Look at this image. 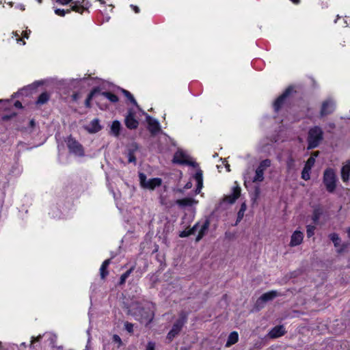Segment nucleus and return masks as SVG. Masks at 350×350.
<instances>
[{"mask_svg": "<svg viewBox=\"0 0 350 350\" xmlns=\"http://www.w3.org/2000/svg\"><path fill=\"white\" fill-rule=\"evenodd\" d=\"M59 86V85H89L92 88H106L111 85V83L101 79H72L71 83H66L65 81H57L55 79H45L36 81L31 85L30 88H38V86Z\"/></svg>", "mask_w": 350, "mask_h": 350, "instance_id": "nucleus-1", "label": "nucleus"}, {"mask_svg": "<svg viewBox=\"0 0 350 350\" xmlns=\"http://www.w3.org/2000/svg\"><path fill=\"white\" fill-rule=\"evenodd\" d=\"M323 131L319 126H314L309 130L308 136V149L317 148L323 139Z\"/></svg>", "mask_w": 350, "mask_h": 350, "instance_id": "nucleus-2", "label": "nucleus"}, {"mask_svg": "<svg viewBox=\"0 0 350 350\" xmlns=\"http://www.w3.org/2000/svg\"><path fill=\"white\" fill-rule=\"evenodd\" d=\"M336 177L335 172L331 168L325 170L323 174V183L329 192H333L336 189Z\"/></svg>", "mask_w": 350, "mask_h": 350, "instance_id": "nucleus-3", "label": "nucleus"}, {"mask_svg": "<svg viewBox=\"0 0 350 350\" xmlns=\"http://www.w3.org/2000/svg\"><path fill=\"white\" fill-rule=\"evenodd\" d=\"M187 314L185 312L180 314L179 319L173 325L172 329L167 334V338L170 340L177 336L180 332L183 326L187 321Z\"/></svg>", "mask_w": 350, "mask_h": 350, "instance_id": "nucleus-4", "label": "nucleus"}, {"mask_svg": "<svg viewBox=\"0 0 350 350\" xmlns=\"http://www.w3.org/2000/svg\"><path fill=\"white\" fill-rule=\"evenodd\" d=\"M139 178L141 186L144 189L150 190L154 189L155 187L161 185V179L159 178H154L147 180L146 174L139 173Z\"/></svg>", "mask_w": 350, "mask_h": 350, "instance_id": "nucleus-5", "label": "nucleus"}, {"mask_svg": "<svg viewBox=\"0 0 350 350\" xmlns=\"http://www.w3.org/2000/svg\"><path fill=\"white\" fill-rule=\"evenodd\" d=\"M139 317L138 320L141 321L142 323L148 325L153 319L154 313L151 308L148 306L145 308H139Z\"/></svg>", "mask_w": 350, "mask_h": 350, "instance_id": "nucleus-6", "label": "nucleus"}, {"mask_svg": "<svg viewBox=\"0 0 350 350\" xmlns=\"http://www.w3.org/2000/svg\"><path fill=\"white\" fill-rule=\"evenodd\" d=\"M66 144L70 152L77 156H83L84 154L81 144L71 136L68 137Z\"/></svg>", "mask_w": 350, "mask_h": 350, "instance_id": "nucleus-7", "label": "nucleus"}, {"mask_svg": "<svg viewBox=\"0 0 350 350\" xmlns=\"http://www.w3.org/2000/svg\"><path fill=\"white\" fill-rule=\"evenodd\" d=\"M284 294H282L277 291L273 290L265 293H263L256 301V305L262 308L264 306V304L271 301L278 296H283Z\"/></svg>", "mask_w": 350, "mask_h": 350, "instance_id": "nucleus-8", "label": "nucleus"}, {"mask_svg": "<svg viewBox=\"0 0 350 350\" xmlns=\"http://www.w3.org/2000/svg\"><path fill=\"white\" fill-rule=\"evenodd\" d=\"M124 123L126 126L129 129H135L137 128L139 122L137 120L135 112L133 109H129L125 116Z\"/></svg>", "mask_w": 350, "mask_h": 350, "instance_id": "nucleus-9", "label": "nucleus"}, {"mask_svg": "<svg viewBox=\"0 0 350 350\" xmlns=\"http://www.w3.org/2000/svg\"><path fill=\"white\" fill-rule=\"evenodd\" d=\"M335 102L332 99L328 98L324 100L322 103L321 109L320 111V116L321 117H324L332 113L335 110Z\"/></svg>", "mask_w": 350, "mask_h": 350, "instance_id": "nucleus-10", "label": "nucleus"}, {"mask_svg": "<svg viewBox=\"0 0 350 350\" xmlns=\"http://www.w3.org/2000/svg\"><path fill=\"white\" fill-rule=\"evenodd\" d=\"M146 115L147 123L148 124V130L152 134L155 135L160 131V126L158 121L148 114L144 113Z\"/></svg>", "mask_w": 350, "mask_h": 350, "instance_id": "nucleus-11", "label": "nucleus"}, {"mask_svg": "<svg viewBox=\"0 0 350 350\" xmlns=\"http://www.w3.org/2000/svg\"><path fill=\"white\" fill-rule=\"evenodd\" d=\"M241 195V188L238 185L234 187L232 193L224 197V201L233 204Z\"/></svg>", "mask_w": 350, "mask_h": 350, "instance_id": "nucleus-12", "label": "nucleus"}, {"mask_svg": "<svg viewBox=\"0 0 350 350\" xmlns=\"http://www.w3.org/2000/svg\"><path fill=\"white\" fill-rule=\"evenodd\" d=\"M285 328L283 325H277L272 328L268 334L270 338H277L285 334Z\"/></svg>", "mask_w": 350, "mask_h": 350, "instance_id": "nucleus-13", "label": "nucleus"}, {"mask_svg": "<svg viewBox=\"0 0 350 350\" xmlns=\"http://www.w3.org/2000/svg\"><path fill=\"white\" fill-rule=\"evenodd\" d=\"M304 239V234L299 230H296L291 236L290 245L292 247L300 245Z\"/></svg>", "mask_w": 350, "mask_h": 350, "instance_id": "nucleus-14", "label": "nucleus"}, {"mask_svg": "<svg viewBox=\"0 0 350 350\" xmlns=\"http://www.w3.org/2000/svg\"><path fill=\"white\" fill-rule=\"evenodd\" d=\"M210 222L208 219L205 220L202 224L200 223V227L197 232H198V236L196 237V241H199L206 233Z\"/></svg>", "mask_w": 350, "mask_h": 350, "instance_id": "nucleus-15", "label": "nucleus"}, {"mask_svg": "<svg viewBox=\"0 0 350 350\" xmlns=\"http://www.w3.org/2000/svg\"><path fill=\"white\" fill-rule=\"evenodd\" d=\"M86 130L90 133H95L98 132L101 129V126L99 124L98 119H94L88 126L85 127Z\"/></svg>", "mask_w": 350, "mask_h": 350, "instance_id": "nucleus-16", "label": "nucleus"}, {"mask_svg": "<svg viewBox=\"0 0 350 350\" xmlns=\"http://www.w3.org/2000/svg\"><path fill=\"white\" fill-rule=\"evenodd\" d=\"M350 176V160L347 161L341 169V178L344 182H347Z\"/></svg>", "mask_w": 350, "mask_h": 350, "instance_id": "nucleus-17", "label": "nucleus"}, {"mask_svg": "<svg viewBox=\"0 0 350 350\" xmlns=\"http://www.w3.org/2000/svg\"><path fill=\"white\" fill-rule=\"evenodd\" d=\"M197 201H196L192 198H185L183 199H179L176 201V204L181 207L185 206H191L194 204H196Z\"/></svg>", "mask_w": 350, "mask_h": 350, "instance_id": "nucleus-18", "label": "nucleus"}, {"mask_svg": "<svg viewBox=\"0 0 350 350\" xmlns=\"http://www.w3.org/2000/svg\"><path fill=\"white\" fill-rule=\"evenodd\" d=\"M289 92H290V89H287V90L285 92V93H284L282 95L280 96L276 99V100L275 101V103L273 104V107H274V109L275 111H278L280 109L281 106L282 105V104L284 103L285 98L289 94Z\"/></svg>", "mask_w": 350, "mask_h": 350, "instance_id": "nucleus-19", "label": "nucleus"}, {"mask_svg": "<svg viewBox=\"0 0 350 350\" xmlns=\"http://www.w3.org/2000/svg\"><path fill=\"white\" fill-rule=\"evenodd\" d=\"M194 178L197 182V188L196 192L197 193H199L200 192V190L203 186V178H202V170H198L194 176Z\"/></svg>", "mask_w": 350, "mask_h": 350, "instance_id": "nucleus-20", "label": "nucleus"}, {"mask_svg": "<svg viewBox=\"0 0 350 350\" xmlns=\"http://www.w3.org/2000/svg\"><path fill=\"white\" fill-rule=\"evenodd\" d=\"M121 124L118 120L113 121L110 127V133L115 137H118L120 135Z\"/></svg>", "mask_w": 350, "mask_h": 350, "instance_id": "nucleus-21", "label": "nucleus"}, {"mask_svg": "<svg viewBox=\"0 0 350 350\" xmlns=\"http://www.w3.org/2000/svg\"><path fill=\"white\" fill-rule=\"evenodd\" d=\"M200 227V222L196 224L191 229L189 230H184L181 232L180 234V237H186L191 234H194L196 232H197V230H198Z\"/></svg>", "mask_w": 350, "mask_h": 350, "instance_id": "nucleus-22", "label": "nucleus"}, {"mask_svg": "<svg viewBox=\"0 0 350 350\" xmlns=\"http://www.w3.org/2000/svg\"><path fill=\"white\" fill-rule=\"evenodd\" d=\"M110 262H111L110 259L105 260L103 262V264L100 268V277L102 279H104L108 275V271H107V269L109 265L110 264Z\"/></svg>", "mask_w": 350, "mask_h": 350, "instance_id": "nucleus-23", "label": "nucleus"}, {"mask_svg": "<svg viewBox=\"0 0 350 350\" xmlns=\"http://www.w3.org/2000/svg\"><path fill=\"white\" fill-rule=\"evenodd\" d=\"M239 335L237 332H232L230 334L226 346L230 347L235 344L238 341Z\"/></svg>", "mask_w": 350, "mask_h": 350, "instance_id": "nucleus-24", "label": "nucleus"}, {"mask_svg": "<svg viewBox=\"0 0 350 350\" xmlns=\"http://www.w3.org/2000/svg\"><path fill=\"white\" fill-rule=\"evenodd\" d=\"M264 172L265 171L263 170L258 167L257 169L256 170V174L254 177L253 178L252 182H262L264 180Z\"/></svg>", "mask_w": 350, "mask_h": 350, "instance_id": "nucleus-25", "label": "nucleus"}, {"mask_svg": "<svg viewBox=\"0 0 350 350\" xmlns=\"http://www.w3.org/2000/svg\"><path fill=\"white\" fill-rule=\"evenodd\" d=\"M246 208H247V206L245 204V202L242 203L241 204V208L238 212V214H237V221H236V224L235 225H237V224L239 222L241 221V220L243 219V216H244V213L246 211Z\"/></svg>", "mask_w": 350, "mask_h": 350, "instance_id": "nucleus-26", "label": "nucleus"}, {"mask_svg": "<svg viewBox=\"0 0 350 350\" xmlns=\"http://www.w3.org/2000/svg\"><path fill=\"white\" fill-rule=\"evenodd\" d=\"M49 99V96L46 92H44L40 95L38 97L36 103L38 105H43L46 103Z\"/></svg>", "mask_w": 350, "mask_h": 350, "instance_id": "nucleus-27", "label": "nucleus"}, {"mask_svg": "<svg viewBox=\"0 0 350 350\" xmlns=\"http://www.w3.org/2000/svg\"><path fill=\"white\" fill-rule=\"evenodd\" d=\"M122 92H123V94H124V96L133 104L135 105L137 109H140L135 99L134 98L133 96L131 94V92H129V91H127L125 89H122Z\"/></svg>", "mask_w": 350, "mask_h": 350, "instance_id": "nucleus-28", "label": "nucleus"}, {"mask_svg": "<svg viewBox=\"0 0 350 350\" xmlns=\"http://www.w3.org/2000/svg\"><path fill=\"white\" fill-rule=\"evenodd\" d=\"M286 167L288 171L295 168V161L292 156H289L286 160Z\"/></svg>", "mask_w": 350, "mask_h": 350, "instance_id": "nucleus-29", "label": "nucleus"}, {"mask_svg": "<svg viewBox=\"0 0 350 350\" xmlns=\"http://www.w3.org/2000/svg\"><path fill=\"white\" fill-rule=\"evenodd\" d=\"M329 238L334 243L335 247H338L340 243V239L338 234L332 233L329 235Z\"/></svg>", "mask_w": 350, "mask_h": 350, "instance_id": "nucleus-30", "label": "nucleus"}, {"mask_svg": "<svg viewBox=\"0 0 350 350\" xmlns=\"http://www.w3.org/2000/svg\"><path fill=\"white\" fill-rule=\"evenodd\" d=\"M322 215V210L319 208H315L312 214V220L314 223L317 224Z\"/></svg>", "mask_w": 350, "mask_h": 350, "instance_id": "nucleus-31", "label": "nucleus"}, {"mask_svg": "<svg viewBox=\"0 0 350 350\" xmlns=\"http://www.w3.org/2000/svg\"><path fill=\"white\" fill-rule=\"evenodd\" d=\"M102 94L112 103H116L118 98L116 95L110 92H103Z\"/></svg>", "mask_w": 350, "mask_h": 350, "instance_id": "nucleus-32", "label": "nucleus"}, {"mask_svg": "<svg viewBox=\"0 0 350 350\" xmlns=\"http://www.w3.org/2000/svg\"><path fill=\"white\" fill-rule=\"evenodd\" d=\"M133 267H131L130 269H129L128 271H126L124 273H123L121 277H120V284H123L126 280L127 279V278L130 275V274L132 273L133 270Z\"/></svg>", "mask_w": 350, "mask_h": 350, "instance_id": "nucleus-33", "label": "nucleus"}, {"mask_svg": "<svg viewBox=\"0 0 350 350\" xmlns=\"http://www.w3.org/2000/svg\"><path fill=\"white\" fill-rule=\"evenodd\" d=\"M271 160L270 159H265L260 163L258 167L261 168L264 171L266 168L269 167L271 165Z\"/></svg>", "mask_w": 350, "mask_h": 350, "instance_id": "nucleus-34", "label": "nucleus"}, {"mask_svg": "<svg viewBox=\"0 0 350 350\" xmlns=\"http://www.w3.org/2000/svg\"><path fill=\"white\" fill-rule=\"evenodd\" d=\"M314 230H315L314 226H311V225L307 226L306 233H307L308 237H311L312 236H313L314 234Z\"/></svg>", "mask_w": 350, "mask_h": 350, "instance_id": "nucleus-35", "label": "nucleus"}, {"mask_svg": "<svg viewBox=\"0 0 350 350\" xmlns=\"http://www.w3.org/2000/svg\"><path fill=\"white\" fill-rule=\"evenodd\" d=\"M96 90L97 89H94V91H92L90 94L89 96H88V98H86L85 101V105L87 107H90V100L93 96V95L96 92Z\"/></svg>", "mask_w": 350, "mask_h": 350, "instance_id": "nucleus-36", "label": "nucleus"}, {"mask_svg": "<svg viewBox=\"0 0 350 350\" xmlns=\"http://www.w3.org/2000/svg\"><path fill=\"white\" fill-rule=\"evenodd\" d=\"M124 327L128 332H129V333L133 332V324H132L129 322H126L124 323Z\"/></svg>", "mask_w": 350, "mask_h": 350, "instance_id": "nucleus-37", "label": "nucleus"}, {"mask_svg": "<svg viewBox=\"0 0 350 350\" xmlns=\"http://www.w3.org/2000/svg\"><path fill=\"white\" fill-rule=\"evenodd\" d=\"M314 163H315V159H314V157H310L306 161V165L310 167V168H312L313 167V165H314Z\"/></svg>", "mask_w": 350, "mask_h": 350, "instance_id": "nucleus-38", "label": "nucleus"}, {"mask_svg": "<svg viewBox=\"0 0 350 350\" xmlns=\"http://www.w3.org/2000/svg\"><path fill=\"white\" fill-rule=\"evenodd\" d=\"M113 341L116 343H118V347L122 345V340H121L120 337L117 334H114L113 336Z\"/></svg>", "mask_w": 350, "mask_h": 350, "instance_id": "nucleus-39", "label": "nucleus"}, {"mask_svg": "<svg viewBox=\"0 0 350 350\" xmlns=\"http://www.w3.org/2000/svg\"><path fill=\"white\" fill-rule=\"evenodd\" d=\"M16 116V113H12L9 115H5L2 117V120L4 121H7V120H9L14 118Z\"/></svg>", "mask_w": 350, "mask_h": 350, "instance_id": "nucleus-40", "label": "nucleus"}, {"mask_svg": "<svg viewBox=\"0 0 350 350\" xmlns=\"http://www.w3.org/2000/svg\"><path fill=\"white\" fill-rule=\"evenodd\" d=\"M301 178L305 180H309L310 178V173L306 172V170L305 171L303 170L301 172Z\"/></svg>", "mask_w": 350, "mask_h": 350, "instance_id": "nucleus-41", "label": "nucleus"}, {"mask_svg": "<svg viewBox=\"0 0 350 350\" xmlns=\"http://www.w3.org/2000/svg\"><path fill=\"white\" fill-rule=\"evenodd\" d=\"M128 160L129 163H135L136 161L135 157L131 152H129Z\"/></svg>", "mask_w": 350, "mask_h": 350, "instance_id": "nucleus-42", "label": "nucleus"}, {"mask_svg": "<svg viewBox=\"0 0 350 350\" xmlns=\"http://www.w3.org/2000/svg\"><path fill=\"white\" fill-rule=\"evenodd\" d=\"M174 159V162H176V163H187L188 165H193V166H194V165H195L194 162H188V161H186L178 160V159H176V156H175Z\"/></svg>", "mask_w": 350, "mask_h": 350, "instance_id": "nucleus-43", "label": "nucleus"}, {"mask_svg": "<svg viewBox=\"0 0 350 350\" xmlns=\"http://www.w3.org/2000/svg\"><path fill=\"white\" fill-rule=\"evenodd\" d=\"M72 9L77 12H82L83 8L80 6V5H78L77 4H75V5L72 6Z\"/></svg>", "mask_w": 350, "mask_h": 350, "instance_id": "nucleus-44", "label": "nucleus"}, {"mask_svg": "<svg viewBox=\"0 0 350 350\" xmlns=\"http://www.w3.org/2000/svg\"><path fill=\"white\" fill-rule=\"evenodd\" d=\"M55 12L57 15L62 16H64L65 15V14L66 13V12L64 10H61V9H56Z\"/></svg>", "mask_w": 350, "mask_h": 350, "instance_id": "nucleus-45", "label": "nucleus"}, {"mask_svg": "<svg viewBox=\"0 0 350 350\" xmlns=\"http://www.w3.org/2000/svg\"><path fill=\"white\" fill-rule=\"evenodd\" d=\"M146 350H154V343L152 342H149Z\"/></svg>", "mask_w": 350, "mask_h": 350, "instance_id": "nucleus-46", "label": "nucleus"}, {"mask_svg": "<svg viewBox=\"0 0 350 350\" xmlns=\"http://www.w3.org/2000/svg\"><path fill=\"white\" fill-rule=\"evenodd\" d=\"M40 338H41V336H38L37 338H34V337H33V338H32V340H31V346L33 345V343L34 342H36V341H39Z\"/></svg>", "mask_w": 350, "mask_h": 350, "instance_id": "nucleus-47", "label": "nucleus"}, {"mask_svg": "<svg viewBox=\"0 0 350 350\" xmlns=\"http://www.w3.org/2000/svg\"><path fill=\"white\" fill-rule=\"evenodd\" d=\"M13 34H14L16 37H17V38H16V40L17 41V42H19L23 41V40H22L21 38H19V37H18V36H19V35H18L16 32V33H13Z\"/></svg>", "mask_w": 350, "mask_h": 350, "instance_id": "nucleus-48", "label": "nucleus"}, {"mask_svg": "<svg viewBox=\"0 0 350 350\" xmlns=\"http://www.w3.org/2000/svg\"><path fill=\"white\" fill-rule=\"evenodd\" d=\"M131 6L133 8V9L136 13H138L139 12V9L137 6L133 5H131Z\"/></svg>", "mask_w": 350, "mask_h": 350, "instance_id": "nucleus-49", "label": "nucleus"}, {"mask_svg": "<svg viewBox=\"0 0 350 350\" xmlns=\"http://www.w3.org/2000/svg\"><path fill=\"white\" fill-rule=\"evenodd\" d=\"M14 105L18 108H22V104L19 101H16L14 104Z\"/></svg>", "mask_w": 350, "mask_h": 350, "instance_id": "nucleus-50", "label": "nucleus"}, {"mask_svg": "<svg viewBox=\"0 0 350 350\" xmlns=\"http://www.w3.org/2000/svg\"><path fill=\"white\" fill-rule=\"evenodd\" d=\"M29 125L31 128H33L36 125V122L34 121V120H31L30 122H29Z\"/></svg>", "mask_w": 350, "mask_h": 350, "instance_id": "nucleus-51", "label": "nucleus"}, {"mask_svg": "<svg viewBox=\"0 0 350 350\" xmlns=\"http://www.w3.org/2000/svg\"><path fill=\"white\" fill-rule=\"evenodd\" d=\"M303 170H305V171L306 170V172L310 173V170H311V168L310 167H308V166L305 165Z\"/></svg>", "mask_w": 350, "mask_h": 350, "instance_id": "nucleus-52", "label": "nucleus"}, {"mask_svg": "<svg viewBox=\"0 0 350 350\" xmlns=\"http://www.w3.org/2000/svg\"><path fill=\"white\" fill-rule=\"evenodd\" d=\"M72 0H59V1L63 4H66L71 1Z\"/></svg>", "mask_w": 350, "mask_h": 350, "instance_id": "nucleus-53", "label": "nucleus"}, {"mask_svg": "<svg viewBox=\"0 0 350 350\" xmlns=\"http://www.w3.org/2000/svg\"><path fill=\"white\" fill-rule=\"evenodd\" d=\"M319 155V152L316 151L312 153L310 157H314V159Z\"/></svg>", "mask_w": 350, "mask_h": 350, "instance_id": "nucleus-54", "label": "nucleus"}, {"mask_svg": "<svg viewBox=\"0 0 350 350\" xmlns=\"http://www.w3.org/2000/svg\"><path fill=\"white\" fill-rule=\"evenodd\" d=\"M191 183H188L186 184V185L185 186V189H190L191 187Z\"/></svg>", "mask_w": 350, "mask_h": 350, "instance_id": "nucleus-55", "label": "nucleus"}, {"mask_svg": "<svg viewBox=\"0 0 350 350\" xmlns=\"http://www.w3.org/2000/svg\"><path fill=\"white\" fill-rule=\"evenodd\" d=\"M294 3H299V0H291Z\"/></svg>", "mask_w": 350, "mask_h": 350, "instance_id": "nucleus-56", "label": "nucleus"}, {"mask_svg": "<svg viewBox=\"0 0 350 350\" xmlns=\"http://www.w3.org/2000/svg\"><path fill=\"white\" fill-rule=\"evenodd\" d=\"M348 237L350 238V228L347 231Z\"/></svg>", "mask_w": 350, "mask_h": 350, "instance_id": "nucleus-57", "label": "nucleus"}, {"mask_svg": "<svg viewBox=\"0 0 350 350\" xmlns=\"http://www.w3.org/2000/svg\"><path fill=\"white\" fill-rule=\"evenodd\" d=\"M23 37H25V38H28V36H27V32H25V33L23 34Z\"/></svg>", "mask_w": 350, "mask_h": 350, "instance_id": "nucleus-58", "label": "nucleus"}, {"mask_svg": "<svg viewBox=\"0 0 350 350\" xmlns=\"http://www.w3.org/2000/svg\"><path fill=\"white\" fill-rule=\"evenodd\" d=\"M21 346H23V347H26V345H25V342L21 343Z\"/></svg>", "mask_w": 350, "mask_h": 350, "instance_id": "nucleus-59", "label": "nucleus"}, {"mask_svg": "<svg viewBox=\"0 0 350 350\" xmlns=\"http://www.w3.org/2000/svg\"><path fill=\"white\" fill-rule=\"evenodd\" d=\"M3 101H4V100H2V99H0V103H1V102H3Z\"/></svg>", "mask_w": 350, "mask_h": 350, "instance_id": "nucleus-60", "label": "nucleus"}]
</instances>
